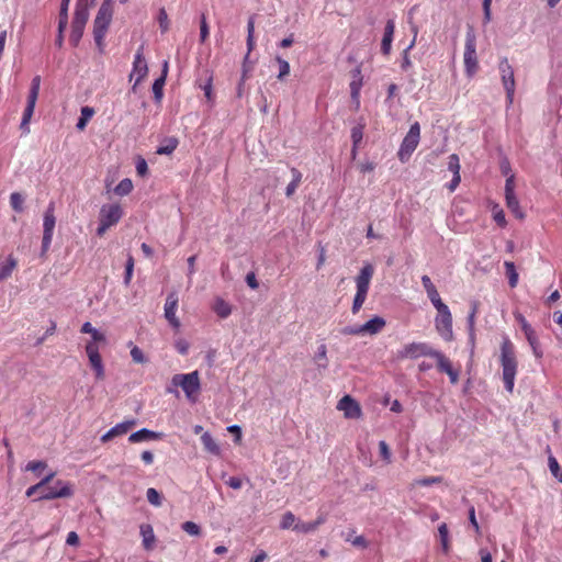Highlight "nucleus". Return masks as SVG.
Returning <instances> with one entry per match:
<instances>
[{
	"mask_svg": "<svg viewBox=\"0 0 562 562\" xmlns=\"http://www.w3.org/2000/svg\"><path fill=\"white\" fill-rule=\"evenodd\" d=\"M146 497H147V501L156 507H159L162 504V497H161L160 493L154 487H149L147 490Z\"/></svg>",
	"mask_w": 562,
	"mask_h": 562,
	"instance_id": "42",
	"label": "nucleus"
},
{
	"mask_svg": "<svg viewBox=\"0 0 562 562\" xmlns=\"http://www.w3.org/2000/svg\"><path fill=\"white\" fill-rule=\"evenodd\" d=\"M420 138V126L418 122L411 125L408 133L404 137L397 153V157L402 162H406L414 150L417 148Z\"/></svg>",
	"mask_w": 562,
	"mask_h": 562,
	"instance_id": "10",
	"label": "nucleus"
},
{
	"mask_svg": "<svg viewBox=\"0 0 562 562\" xmlns=\"http://www.w3.org/2000/svg\"><path fill=\"white\" fill-rule=\"evenodd\" d=\"M90 366L94 370L97 380H103L104 379V367L102 362V358L100 355H92L88 356Z\"/></svg>",
	"mask_w": 562,
	"mask_h": 562,
	"instance_id": "30",
	"label": "nucleus"
},
{
	"mask_svg": "<svg viewBox=\"0 0 562 562\" xmlns=\"http://www.w3.org/2000/svg\"><path fill=\"white\" fill-rule=\"evenodd\" d=\"M362 87V77H361V70L359 67H357L352 71V81L350 82V93L351 98L357 101L359 104V97H360V90Z\"/></svg>",
	"mask_w": 562,
	"mask_h": 562,
	"instance_id": "26",
	"label": "nucleus"
},
{
	"mask_svg": "<svg viewBox=\"0 0 562 562\" xmlns=\"http://www.w3.org/2000/svg\"><path fill=\"white\" fill-rule=\"evenodd\" d=\"M161 437H162V434H160V432H156V431L149 430L147 428H143L138 431L133 432L128 437V441L131 443H137V442H142V441L158 440Z\"/></svg>",
	"mask_w": 562,
	"mask_h": 562,
	"instance_id": "21",
	"label": "nucleus"
},
{
	"mask_svg": "<svg viewBox=\"0 0 562 562\" xmlns=\"http://www.w3.org/2000/svg\"><path fill=\"white\" fill-rule=\"evenodd\" d=\"M374 274V267L371 263H366L356 278L357 292L352 303V313L357 314L368 295L371 279Z\"/></svg>",
	"mask_w": 562,
	"mask_h": 562,
	"instance_id": "4",
	"label": "nucleus"
},
{
	"mask_svg": "<svg viewBox=\"0 0 562 562\" xmlns=\"http://www.w3.org/2000/svg\"><path fill=\"white\" fill-rule=\"evenodd\" d=\"M133 190V182L131 179L125 178L119 182V184L115 187L114 192L117 195H127Z\"/></svg>",
	"mask_w": 562,
	"mask_h": 562,
	"instance_id": "40",
	"label": "nucleus"
},
{
	"mask_svg": "<svg viewBox=\"0 0 562 562\" xmlns=\"http://www.w3.org/2000/svg\"><path fill=\"white\" fill-rule=\"evenodd\" d=\"M40 85H41V77L35 76L32 79L31 89L27 95V103L23 112L22 121L20 128L23 131L24 134L30 133V121L32 119V115L34 113L35 104L38 98L40 92Z\"/></svg>",
	"mask_w": 562,
	"mask_h": 562,
	"instance_id": "11",
	"label": "nucleus"
},
{
	"mask_svg": "<svg viewBox=\"0 0 562 562\" xmlns=\"http://www.w3.org/2000/svg\"><path fill=\"white\" fill-rule=\"evenodd\" d=\"M498 71L501 81L506 92L507 104L512 105L514 102L516 80L513 66L509 64L507 57H502L498 64Z\"/></svg>",
	"mask_w": 562,
	"mask_h": 562,
	"instance_id": "9",
	"label": "nucleus"
},
{
	"mask_svg": "<svg viewBox=\"0 0 562 562\" xmlns=\"http://www.w3.org/2000/svg\"><path fill=\"white\" fill-rule=\"evenodd\" d=\"M136 171H137V175L140 176V177H144L147 175L148 172V166H147V162L144 158L139 157L137 162H136Z\"/></svg>",
	"mask_w": 562,
	"mask_h": 562,
	"instance_id": "63",
	"label": "nucleus"
},
{
	"mask_svg": "<svg viewBox=\"0 0 562 562\" xmlns=\"http://www.w3.org/2000/svg\"><path fill=\"white\" fill-rule=\"evenodd\" d=\"M18 267V259L13 255H9L4 262L0 265V282L11 277Z\"/></svg>",
	"mask_w": 562,
	"mask_h": 562,
	"instance_id": "25",
	"label": "nucleus"
},
{
	"mask_svg": "<svg viewBox=\"0 0 562 562\" xmlns=\"http://www.w3.org/2000/svg\"><path fill=\"white\" fill-rule=\"evenodd\" d=\"M175 347L180 355H187L189 350V344L184 339L176 341Z\"/></svg>",
	"mask_w": 562,
	"mask_h": 562,
	"instance_id": "64",
	"label": "nucleus"
},
{
	"mask_svg": "<svg viewBox=\"0 0 562 562\" xmlns=\"http://www.w3.org/2000/svg\"><path fill=\"white\" fill-rule=\"evenodd\" d=\"M182 530L189 533L190 536H200L201 528L193 521H186L182 524Z\"/></svg>",
	"mask_w": 562,
	"mask_h": 562,
	"instance_id": "54",
	"label": "nucleus"
},
{
	"mask_svg": "<svg viewBox=\"0 0 562 562\" xmlns=\"http://www.w3.org/2000/svg\"><path fill=\"white\" fill-rule=\"evenodd\" d=\"M94 110L90 106H82L81 108V115L77 122V128L79 131H83L90 121V119L93 116Z\"/></svg>",
	"mask_w": 562,
	"mask_h": 562,
	"instance_id": "34",
	"label": "nucleus"
},
{
	"mask_svg": "<svg viewBox=\"0 0 562 562\" xmlns=\"http://www.w3.org/2000/svg\"><path fill=\"white\" fill-rule=\"evenodd\" d=\"M199 88L204 91L207 102L213 103L215 98L213 93V77L209 76L204 82H200Z\"/></svg>",
	"mask_w": 562,
	"mask_h": 562,
	"instance_id": "37",
	"label": "nucleus"
},
{
	"mask_svg": "<svg viewBox=\"0 0 562 562\" xmlns=\"http://www.w3.org/2000/svg\"><path fill=\"white\" fill-rule=\"evenodd\" d=\"M374 274V267L371 263H366L356 278L357 292L352 303V313L357 314L368 295L371 279Z\"/></svg>",
	"mask_w": 562,
	"mask_h": 562,
	"instance_id": "5",
	"label": "nucleus"
},
{
	"mask_svg": "<svg viewBox=\"0 0 562 562\" xmlns=\"http://www.w3.org/2000/svg\"><path fill=\"white\" fill-rule=\"evenodd\" d=\"M296 525V517L292 512H286L282 515L280 528L283 530L293 529Z\"/></svg>",
	"mask_w": 562,
	"mask_h": 562,
	"instance_id": "39",
	"label": "nucleus"
},
{
	"mask_svg": "<svg viewBox=\"0 0 562 562\" xmlns=\"http://www.w3.org/2000/svg\"><path fill=\"white\" fill-rule=\"evenodd\" d=\"M276 59L279 64L278 79L282 81L290 74V64L279 56Z\"/></svg>",
	"mask_w": 562,
	"mask_h": 562,
	"instance_id": "47",
	"label": "nucleus"
},
{
	"mask_svg": "<svg viewBox=\"0 0 562 562\" xmlns=\"http://www.w3.org/2000/svg\"><path fill=\"white\" fill-rule=\"evenodd\" d=\"M395 30V23L393 20H389L384 27V34L381 43V50L383 54L389 55L391 50V44L393 41Z\"/></svg>",
	"mask_w": 562,
	"mask_h": 562,
	"instance_id": "23",
	"label": "nucleus"
},
{
	"mask_svg": "<svg viewBox=\"0 0 562 562\" xmlns=\"http://www.w3.org/2000/svg\"><path fill=\"white\" fill-rule=\"evenodd\" d=\"M506 206L519 220L525 218V213L521 211L519 201L516 194L505 195Z\"/></svg>",
	"mask_w": 562,
	"mask_h": 562,
	"instance_id": "29",
	"label": "nucleus"
},
{
	"mask_svg": "<svg viewBox=\"0 0 562 562\" xmlns=\"http://www.w3.org/2000/svg\"><path fill=\"white\" fill-rule=\"evenodd\" d=\"M315 361L317 362L318 367L321 368H327L328 360H327V348L325 344H322L317 352L315 353Z\"/></svg>",
	"mask_w": 562,
	"mask_h": 562,
	"instance_id": "41",
	"label": "nucleus"
},
{
	"mask_svg": "<svg viewBox=\"0 0 562 562\" xmlns=\"http://www.w3.org/2000/svg\"><path fill=\"white\" fill-rule=\"evenodd\" d=\"M441 482H442V477L441 476H429V477H423V479L415 480L412 483V486L413 487H416V486H429V485L441 483Z\"/></svg>",
	"mask_w": 562,
	"mask_h": 562,
	"instance_id": "44",
	"label": "nucleus"
},
{
	"mask_svg": "<svg viewBox=\"0 0 562 562\" xmlns=\"http://www.w3.org/2000/svg\"><path fill=\"white\" fill-rule=\"evenodd\" d=\"M134 271V258L130 255L125 265L124 284L130 285Z\"/></svg>",
	"mask_w": 562,
	"mask_h": 562,
	"instance_id": "48",
	"label": "nucleus"
},
{
	"mask_svg": "<svg viewBox=\"0 0 562 562\" xmlns=\"http://www.w3.org/2000/svg\"><path fill=\"white\" fill-rule=\"evenodd\" d=\"M499 362L502 367L504 386L507 392L513 393L518 371V361L516 358L515 346L508 337H505L501 345Z\"/></svg>",
	"mask_w": 562,
	"mask_h": 562,
	"instance_id": "2",
	"label": "nucleus"
},
{
	"mask_svg": "<svg viewBox=\"0 0 562 562\" xmlns=\"http://www.w3.org/2000/svg\"><path fill=\"white\" fill-rule=\"evenodd\" d=\"M438 315L435 318V327L438 334L447 341L453 337L452 315L448 306L437 310Z\"/></svg>",
	"mask_w": 562,
	"mask_h": 562,
	"instance_id": "15",
	"label": "nucleus"
},
{
	"mask_svg": "<svg viewBox=\"0 0 562 562\" xmlns=\"http://www.w3.org/2000/svg\"><path fill=\"white\" fill-rule=\"evenodd\" d=\"M157 19L161 33H166L169 30L170 23L165 8L159 10Z\"/></svg>",
	"mask_w": 562,
	"mask_h": 562,
	"instance_id": "46",
	"label": "nucleus"
},
{
	"mask_svg": "<svg viewBox=\"0 0 562 562\" xmlns=\"http://www.w3.org/2000/svg\"><path fill=\"white\" fill-rule=\"evenodd\" d=\"M148 66L144 56V45L142 44L134 56L133 68L130 75V80L135 77L133 89H135L147 76Z\"/></svg>",
	"mask_w": 562,
	"mask_h": 562,
	"instance_id": "16",
	"label": "nucleus"
},
{
	"mask_svg": "<svg viewBox=\"0 0 562 562\" xmlns=\"http://www.w3.org/2000/svg\"><path fill=\"white\" fill-rule=\"evenodd\" d=\"M54 203H49L43 218V238H42V252L45 254L52 244L54 228L56 224Z\"/></svg>",
	"mask_w": 562,
	"mask_h": 562,
	"instance_id": "14",
	"label": "nucleus"
},
{
	"mask_svg": "<svg viewBox=\"0 0 562 562\" xmlns=\"http://www.w3.org/2000/svg\"><path fill=\"white\" fill-rule=\"evenodd\" d=\"M171 384L173 386H179L186 394V397L194 403L198 400V396L201 392V382L199 371H193L190 373H178L175 374L171 379Z\"/></svg>",
	"mask_w": 562,
	"mask_h": 562,
	"instance_id": "3",
	"label": "nucleus"
},
{
	"mask_svg": "<svg viewBox=\"0 0 562 562\" xmlns=\"http://www.w3.org/2000/svg\"><path fill=\"white\" fill-rule=\"evenodd\" d=\"M201 441H202L204 449L207 452L215 454V456H218L221 453L220 446L216 443V441L214 440V438L212 437V435L210 432H204L201 436Z\"/></svg>",
	"mask_w": 562,
	"mask_h": 562,
	"instance_id": "28",
	"label": "nucleus"
},
{
	"mask_svg": "<svg viewBox=\"0 0 562 562\" xmlns=\"http://www.w3.org/2000/svg\"><path fill=\"white\" fill-rule=\"evenodd\" d=\"M524 334H525V337L528 340L530 347L532 348V352H533L535 357L541 358L542 351L539 348V340H538V337H537L533 328L528 331H525Z\"/></svg>",
	"mask_w": 562,
	"mask_h": 562,
	"instance_id": "33",
	"label": "nucleus"
},
{
	"mask_svg": "<svg viewBox=\"0 0 562 562\" xmlns=\"http://www.w3.org/2000/svg\"><path fill=\"white\" fill-rule=\"evenodd\" d=\"M209 34H210V31H209V25L206 22V16L203 13L201 15V22H200V41H201V43L206 42V40L209 38Z\"/></svg>",
	"mask_w": 562,
	"mask_h": 562,
	"instance_id": "55",
	"label": "nucleus"
},
{
	"mask_svg": "<svg viewBox=\"0 0 562 562\" xmlns=\"http://www.w3.org/2000/svg\"><path fill=\"white\" fill-rule=\"evenodd\" d=\"M548 463L551 474L560 481L562 472L558 460L553 456H550Z\"/></svg>",
	"mask_w": 562,
	"mask_h": 562,
	"instance_id": "52",
	"label": "nucleus"
},
{
	"mask_svg": "<svg viewBox=\"0 0 562 562\" xmlns=\"http://www.w3.org/2000/svg\"><path fill=\"white\" fill-rule=\"evenodd\" d=\"M464 68L468 77H473L479 68V61L476 56V43L475 36L468 34L464 45Z\"/></svg>",
	"mask_w": 562,
	"mask_h": 562,
	"instance_id": "13",
	"label": "nucleus"
},
{
	"mask_svg": "<svg viewBox=\"0 0 562 562\" xmlns=\"http://www.w3.org/2000/svg\"><path fill=\"white\" fill-rule=\"evenodd\" d=\"M140 533L143 537V544H144L145 549L150 550L155 542V535H154V530H153L151 526L150 525L140 526Z\"/></svg>",
	"mask_w": 562,
	"mask_h": 562,
	"instance_id": "32",
	"label": "nucleus"
},
{
	"mask_svg": "<svg viewBox=\"0 0 562 562\" xmlns=\"http://www.w3.org/2000/svg\"><path fill=\"white\" fill-rule=\"evenodd\" d=\"M435 349L427 342H409L406 344L401 350L396 352V358L398 360L405 359H418L420 357H429L431 358Z\"/></svg>",
	"mask_w": 562,
	"mask_h": 562,
	"instance_id": "12",
	"label": "nucleus"
},
{
	"mask_svg": "<svg viewBox=\"0 0 562 562\" xmlns=\"http://www.w3.org/2000/svg\"><path fill=\"white\" fill-rule=\"evenodd\" d=\"M46 467H47V463L45 461H30L26 464L25 470L38 474Z\"/></svg>",
	"mask_w": 562,
	"mask_h": 562,
	"instance_id": "57",
	"label": "nucleus"
},
{
	"mask_svg": "<svg viewBox=\"0 0 562 562\" xmlns=\"http://www.w3.org/2000/svg\"><path fill=\"white\" fill-rule=\"evenodd\" d=\"M427 296H428V299L430 300V302L432 303V305L435 306L436 310H439V308L448 306L447 304H445L441 301L440 295H439L437 289L427 292Z\"/></svg>",
	"mask_w": 562,
	"mask_h": 562,
	"instance_id": "49",
	"label": "nucleus"
},
{
	"mask_svg": "<svg viewBox=\"0 0 562 562\" xmlns=\"http://www.w3.org/2000/svg\"><path fill=\"white\" fill-rule=\"evenodd\" d=\"M168 74V63L165 61L161 76L153 83V93L156 102H160L164 95V87Z\"/></svg>",
	"mask_w": 562,
	"mask_h": 562,
	"instance_id": "24",
	"label": "nucleus"
},
{
	"mask_svg": "<svg viewBox=\"0 0 562 562\" xmlns=\"http://www.w3.org/2000/svg\"><path fill=\"white\" fill-rule=\"evenodd\" d=\"M87 1L88 0H78L76 5L75 16L71 23V33L69 37V41L74 46L78 45L89 18Z\"/></svg>",
	"mask_w": 562,
	"mask_h": 562,
	"instance_id": "8",
	"label": "nucleus"
},
{
	"mask_svg": "<svg viewBox=\"0 0 562 562\" xmlns=\"http://www.w3.org/2000/svg\"><path fill=\"white\" fill-rule=\"evenodd\" d=\"M493 218L501 227H505L507 224L505 213L498 205L493 207Z\"/></svg>",
	"mask_w": 562,
	"mask_h": 562,
	"instance_id": "53",
	"label": "nucleus"
},
{
	"mask_svg": "<svg viewBox=\"0 0 562 562\" xmlns=\"http://www.w3.org/2000/svg\"><path fill=\"white\" fill-rule=\"evenodd\" d=\"M111 19H112V10L106 3H103L100 7L98 14L94 19V23H93L94 42L100 50H102V48H103V45H104L103 41H104L105 34L108 32V27L110 25Z\"/></svg>",
	"mask_w": 562,
	"mask_h": 562,
	"instance_id": "7",
	"label": "nucleus"
},
{
	"mask_svg": "<svg viewBox=\"0 0 562 562\" xmlns=\"http://www.w3.org/2000/svg\"><path fill=\"white\" fill-rule=\"evenodd\" d=\"M23 203H24V199L21 193H19V192L11 193L10 205L15 212L23 211Z\"/></svg>",
	"mask_w": 562,
	"mask_h": 562,
	"instance_id": "43",
	"label": "nucleus"
},
{
	"mask_svg": "<svg viewBox=\"0 0 562 562\" xmlns=\"http://www.w3.org/2000/svg\"><path fill=\"white\" fill-rule=\"evenodd\" d=\"M504 267L506 270V276L508 278L509 286L515 288L518 283V273L516 271L515 263L512 261H505Z\"/></svg>",
	"mask_w": 562,
	"mask_h": 562,
	"instance_id": "36",
	"label": "nucleus"
},
{
	"mask_svg": "<svg viewBox=\"0 0 562 562\" xmlns=\"http://www.w3.org/2000/svg\"><path fill=\"white\" fill-rule=\"evenodd\" d=\"M214 312L221 317L226 318L232 313V307L229 303H227L225 300L217 297L213 305Z\"/></svg>",
	"mask_w": 562,
	"mask_h": 562,
	"instance_id": "31",
	"label": "nucleus"
},
{
	"mask_svg": "<svg viewBox=\"0 0 562 562\" xmlns=\"http://www.w3.org/2000/svg\"><path fill=\"white\" fill-rule=\"evenodd\" d=\"M386 325V322L381 316H374L373 318L366 322L361 325V330L363 334L376 335L380 333Z\"/></svg>",
	"mask_w": 562,
	"mask_h": 562,
	"instance_id": "22",
	"label": "nucleus"
},
{
	"mask_svg": "<svg viewBox=\"0 0 562 562\" xmlns=\"http://www.w3.org/2000/svg\"><path fill=\"white\" fill-rule=\"evenodd\" d=\"M123 216V210L120 204H104L99 213L98 236H103L109 228L116 225Z\"/></svg>",
	"mask_w": 562,
	"mask_h": 562,
	"instance_id": "6",
	"label": "nucleus"
},
{
	"mask_svg": "<svg viewBox=\"0 0 562 562\" xmlns=\"http://www.w3.org/2000/svg\"><path fill=\"white\" fill-rule=\"evenodd\" d=\"M255 48V36H247V54L244 58V64H243V79L246 77V72H248V68H247V61H248V58H249V54L250 52Z\"/></svg>",
	"mask_w": 562,
	"mask_h": 562,
	"instance_id": "50",
	"label": "nucleus"
},
{
	"mask_svg": "<svg viewBox=\"0 0 562 562\" xmlns=\"http://www.w3.org/2000/svg\"><path fill=\"white\" fill-rule=\"evenodd\" d=\"M363 130H364V124H358L356 126L352 127L351 130V140H352V144L356 145V146H359L362 138H363Z\"/></svg>",
	"mask_w": 562,
	"mask_h": 562,
	"instance_id": "45",
	"label": "nucleus"
},
{
	"mask_svg": "<svg viewBox=\"0 0 562 562\" xmlns=\"http://www.w3.org/2000/svg\"><path fill=\"white\" fill-rule=\"evenodd\" d=\"M432 359L436 360L437 369L439 372L446 373L452 384H457L459 381V370L452 367L451 361L439 350L434 351Z\"/></svg>",
	"mask_w": 562,
	"mask_h": 562,
	"instance_id": "17",
	"label": "nucleus"
},
{
	"mask_svg": "<svg viewBox=\"0 0 562 562\" xmlns=\"http://www.w3.org/2000/svg\"><path fill=\"white\" fill-rule=\"evenodd\" d=\"M55 472L48 473L38 483L30 486L25 495L32 497L38 494L37 501H49L55 498L70 497L74 494L72 485L69 482L57 480L53 485H48L55 477Z\"/></svg>",
	"mask_w": 562,
	"mask_h": 562,
	"instance_id": "1",
	"label": "nucleus"
},
{
	"mask_svg": "<svg viewBox=\"0 0 562 562\" xmlns=\"http://www.w3.org/2000/svg\"><path fill=\"white\" fill-rule=\"evenodd\" d=\"M337 409L341 411L344 416L349 419H359L362 416L361 406L350 395H345L338 401Z\"/></svg>",
	"mask_w": 562,
	"mask_h": 562,
	"instance_id": "18",
	"label": "nucleus"
},
{
	"mask_svg": "<svg viewBox=\"0 0 562 562\" xmlns=\"http://www.w3.org/2000/svg\"><path fill=\"white\" fill-rule=\"evenodd\" d=\"M469 520H470V524L473 526L476 536H481V528H480V525L475 517L474 506H471L469 509Z\"/></svg>",
	"mask_w": 562,
	"mask_h": 562,
	"instance_id": "58",
	"label": "nucleus"
},
{
	"mask_svg": "<svg viewBox=\"0 0 562 562\" xmlns=\"http://www.w3.org/2000/svg\"><path fill=\"white\" fill-rule=\"evenodd\" d=\"M177 145H178V142L177 139L172 138L169 140V144L165 147H159L157 149V154L159 155H162V154H171L176 148H177Z\"/></svg>",
	"mask_w": 562,
	"mask_h": 562,
	"instance_id": "61",
	"label": "nucleus"
},
{
	"mask_svg": "<svg viewBox=\"0 0 562 562\" xmlns=\"http://www.w3.org/2000/svg\"><path fill=\"white\" fill-rule=\"evenodd\" d=\"M131 357H132L133 361L136 363H144L146 361V358H145L143 351L137 346H134L132 348Z\"/></svg>",
	"mask_w": 562,
	"mask_h": 562,
	"instance_id": "59",
	"label": "nucleus"
},
{
	"mask_svg": "<svg viewBox=\"0 0 562 562\" xmlns=\"http://www.w3.org/2000/svg\"><path fill=\"white\" fill-rule=\"evenodd\" d=\"M438 532H439L442 550L445 553H448L450 550V542H449V530H448L447 524L442 522L438 527Z\"/></svg>",
	"mask_w": 562,
	"mask_h": 562,
	"instance_id": "38",
	"label": "nucleus"
},
{
	"mask_svg": "<svg viewBox=\"0 0 562 562\" xmlns=\"http://www.w3.org/2000/svg\"><path fill=\"white\" fill-rule=\"evenodd\" d=\"M136 425L135 419H127L120 424H116L114 427H112L110 430H108L102 437L101 441L103 443L112 440L115 437L123 436L128 432L130 429H132Z\"/></svg>",
	"mask_w": 562,
	"mask_h": 562,
	"instance_id": "20",
	"label": "nucleus"
},
{
	"mask_svg": "<svg viewBox=\"0 0 562 562\" xmlns=\"http://www.w3.org/2000/svg\"><path fill=\"white\" fill-rule=\"evenodd\" d=\"M81 333L83 334H90L91 335V338L92 340L94 341H103L105 342V336L104 334L100 333L99 330H97L90 322H86L82 324L81 326Z\"/></svg>",
	"mask_w": 562,
	"mask_h": 562,
	"instance_id": "35",
	"label": "nucleus"
},
{
	"mask_svg": "<svg viewBox=\"0 0 562 562\" xmlns=\"http://www.w3.org/2000/svg\"><path fill=\"white\" fill-rule=\"evenodd\" d=\"M477 311H479V302L473 301L471 303V313L468 316V324H469L470 328H473V326H474L475 315H476Z\"/></svg>",
	"mask_w": 562,
	"mask_h": 562,
	"instance_id": "62",
	"label": "nucleus"
},
{
	"mask_svg": "<svg viewBox=\"0 0 562 562\" xmlns=\"http://www.w3.org/2000/svg\"><path fill=\"white\" fill-rule=\"evenodd\" d=\"M292 181L286 186L285 194L288 198L292 196L302 182V173L299 169H291Z\"/></svg>",
	"mask_w": 562,
	"mask_h": 562,
	"instance_id": "27",
	"label": "nucleus"
},
{
	"mask_svg": "<svg viewBox=\"0 0 562 562\" xmlns=\"http://www.w3.org/2000/svg\"><path fill=\"white\" fill-rule=\"evenodd\" d=\"M294 530L302 533H308L316 530L315 524L313 521L310 522H301L297 521Z\"/></svg>",
	"mask_w": 562,
	"mask_h": 562,
	"instance_id": "56",
	"label": "nucleus"
},
{
	"mask_svg": "<svg viewBox=\"0 0 562 562\" xmlns=\"http://www.w3.org/2000/svg\"><path fill=\"white\" fill-rule=\"evenodd\" d=\"M178 302H179V299H178L177 293L171 292L168 294V296L166 299L165 308H164L166 319L176 330H178L181 325L179 318L176 316V312L178 308Z\"/></svg>",
	"mask_w": 562,
	"mask_h": 562,
	"instance_id": "19",
	"label": "nucleus"
},
{
	"mask_svg": "<svg viewBox=\"0 0 562 562\" xmlns=\"http://www.w3.org/2000/svg\"><path fill=\"white\" fill-rule=\"evenodd\" d=\"M379 450L382 459L389 463L391 461V451L389 449L387 443L381 440L379 442Z\"/></svg>",
	"mask_w": 562,
	"mask_h": 562,
	"instance_id": "60",
	"label": "nucleus"
},
{
	"mask_svg": "<svg viewBox=\"0 0 562 562\" xmlns=\"http://www.w3.org/2000/svg\"><path fill=\"white\" fill-rule=\"evenodd\" d=\"M448 169L453 175H460V159L457 154H452L448 158Z\"/></svg>",
	"mask_w": 562,
	"mask_h": 562,
	"instance_id": "51",
	"label": "nucleus"
}]
</instances>
